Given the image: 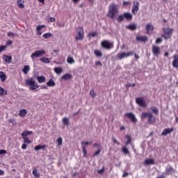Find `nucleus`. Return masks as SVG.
Segmentation results:
<instances>
[{"label": "nucleus", "instance_id": "nucleus-1", "mask_svg": "<svg viewBox=\"0 0 178 178\" xmlns=\"http://www.w3.org/2000/svg\"><path fill=\"white\" fill-rule=\"evenodd\" d=\"M119 15V6L115 3H111L108 6V11L107 13V17L109 19H116Z\"/></svg>", "mask_w": 178, "mask_h": 178}, {"label": "nucleus", "instance_id": "nucleus-2", "mask_svg": "<svg viewBox=\"0 0 178 178\" xmlns=\"http://www.w3.org/2000/svg\"><path fill=\"white\" fill-rule=\"evenodd\" d=\"M76 34L75 37L76 41H83L84 40V29L83 27L79 26L76 29Z\"/></svg>", "mask_w": 178, "mask_h": 178}, {"label": "nucleus", "instance_id": "nucleus-3", "mask_svg": "<svg viewBox=\"0 0 178 178\" xmlns=\"http://www.w3.org/2000/svg\"><path fill=\"white\" fill-rule=\"evenodd\" d=\"M163 34L162 35L163 38H164V40H169V38H170V37H172V34L173 33V29H172L169 27L163 28Z\"/></svg>", "mask_w": 178, "mask_h": 178}, {"label": "nucleus", "instance_id": "nucleus-4", "mask_svg": "<svg viewBox=\"0 0 178 178\" xmlns=\"http://www.w3.org/2000/svg\"><path fill=\"white\" fill-rule=\"evenodd\" d=\"M26 86H29V90H37L38 88V85L35 84V81L34 79L31 78L25 81Z\"/></svg>", "mask_w": 178, "mask_h": 178}, {"label": "nucleus", "instance_id": "nucleus-5", "mask_svg": "<svg viewBox=\"0 0 178 178\" xmlns=\"http://www.w3.org/2000/svg\"><path fill=\"white\" fill-rule=\"evenodd\" d=\"M133 55H134V51H129L127 53L122 52V53L118 54L117 55V58H118V59H119V60H122V59H124V58H129V56H131Z\"/></svg>", "mask_w": 178, "mask_h": 178}, {"label": "nucleus", "instance_id": "nucleus-6", "mask_svg": "<svg viewBox=\"0 0 178 178\" xmlns=\"http://www.w3.org/2000/svg\"><path fill=\"white\" fill-rule=\"evenodd\" d=\"M44 54L45 50H37L31 54V58L32 59H34V58H41V56H44Z\"/></svg>", "mask_w": 178, "mask_h": 178}, {"label": "nucleus", "instance_id": "nucleus-7", "mask_svg": "<svg viewBox=\"0 0 178 178\" xmlns=\"http://www.w3.org/2000/svg\"><path fill=\"white\" fill-rule=\"evenodd\" d=\"M101 45L102 48H104V49H112L113 47V43H111L108 40H103Z\"/></svg>", "mask_w": 178, "mask_h": 178}, {"label": "nucleus", "instance_id": "nucleus-8", "mask_svg": "<svg viewBox=\"0 0 178 178\" xmlns=\"http://www.w3.org/2000/svg\"><path fill=\"white\" fill-rule=\"evenodd\" d=\"M136 102L141 108H147V102L143 97H137L136 99Z\"/></svg>", "mask_w": 178, "mask_h": 178}, {"label": "nucleus", "instance_id": "nucleus-9", "mask_svg": "<svg viewBox=\"0 0 178 178\" xmlns=\"http://www.w3.org/2000/svg\"><path fill=\"white\" fill-rule=\"evenodd\" d=\"M140 9V3L137 1H134L133 2V7H132V13L133 15H137V13L138 12Z\"/></svg>", "mask_w": 178, "mask_h": 178}, {"label": "nucleus", "instance_id": "nucleus-10", "mask_svg": "<svg viewBox=\"0 0 178 178\" xmlns=\"http://www.w3.org/2000/svg\"><path fill=\"white\" fill-rule=\"evenodd\" d=\"M125 115L127 117L128 119H130L131 122L136 124L137 123V118H136V115L133 113H127Z\"/></svg>", "mask_w": 178, "mask_h": 178}, {"label": "nucleus", "instance_id": "nucleus-11", "mask_svg": "<svg viewBox=\"0 0 178 178\" xmlns=\"http://www.w3.org/2000/svg\"><path fill=\"white\" fill-rule=\"evenodd\" d=\"M152 51L154 55H155V56H158V55H161V49L158 46L153 45Z\"/></svg>", "mask_w": 178, "mask_h": 178}, {"label": "nucleus", "instance_id": "nucleus-12", "mask_svg": "<svg viewBox=\"0 0 178 178\" xmlns=\"http://www.w3.org/2000/svg\"><path fill=\"white\" fill-rule=\"evenodd\" d=\"M154 25H152V24H147L146 25V34H147V35H149L150 33H152L154 31Z\"/></svg>", "mask_w": 178, "mask_h": 178}, {"label": "nucleus", "instance_id": "nucleus-13", "mask_svg": "<svg viewBox=\"0 0 178 178\" xmlns=\"http://www.w3.org/2000/svg\"><path fill=\"white\" fill-rule=\"evenodd\" d=\"M172 66L177 69L178 67V54H175L173 56Z\"/></svg>", "mask_w": 178, "mask_h": 178}, {"label": "nucleus", "instance_id": "nucleus-14", "mask_svg": "<svg viewBox=\"0 0 178 178\" xmlns=\"http://www.w3.org/2000/svg\"><path fill=\"white\" fill-rule=\"evenodd\" d=\"M147 118L149 124H154V123H155V117H154V115H152L151 113L149 114Z\"/></svg>", "mask_w": 178, "mask_h": 178}, {"label": "nucleus", "instance_id": "nucleus-15", "mask_svg": "<svg viewBox=\"0 0 178 178\" xmlns=\"http://www.w3.org/2000/svg\"><path fill=\"white\" fill-rule=\"evenodd\" d=\"M173 128H167L165 129L163 132L161 133V136H168V134H170V133H172Z\"/></svg>", "mask_w": 178, "mask_h": 178}, {"label": "nucleus", "instance_id": "nucleus-16", "mask_svg": "<svg viewBox=\"0 0 178 178\" xmlns=\"http://www.w3.org/2000/svg\"><path fill=\"white\" fill-rule=\"evenodd\" d=\"M165 173L166 175H173V173H176V170L175 168H173V167L169 166L166 168Z\"/></svg>", "mask_w": 178, "mask_h": 178}, {"label": "nucleus", "instance_id": "nucleus-17", "mask_svg": "<svg viewBox=\"0 0 178 178\" xmlns=\"http://www.w3.org/2000/svg\"><path fill=\"white\" fill-rule=\"evenodd\" d=\"M136 39V41H140L142 42H147L148 41V37L147 36H137Z\"/></svg>", "mask_w": 178, "mask_h": 178}, {"label": "nucleus", "instance_id": "nucleus-18", "mask_svg": "<svg viewBox=\"0 0 178 178\" xmlns=\"http://www.w3.org/2000/svg\"><path fill=\"white\" fill-rule=\"evenodd\" d=\"M155 163V160L154 159H147L145 160V165H154Z\"/></svg>", "mask_w": 178, "mask_h": 178}, {"label": "nucleus", "instance_id": "nucleus-19", "mask_svg": "<svg viewBox=\"0 0 178 178\" xmlns=\"http://www.w3.org/2000/svg\"><path fill=\"white\" fill-rule=\"evenodd\" d=\"M127 29L128 30H131V31H134V30H137V25L135 24H131L127 26Z\"/></svg>", "mask_w": 178, "mask_h": 178}, {"label": "nucleus", "instance_id": "nucleus-20", "mask_svg": "<svg viewBox=\"0 0 178 178\" xmlns=\"http://www.w3.org/2000/svg\"><path fill=\"white\" fill-rule=\"evenodd\" d=\"M124 19H126L127 20H132L133 19V15L129 13H124Z\"/></svg>", "mask_w": 178, "mask_h": 178}, {"label": "nucleus", "instance_id": "nucleus-21", "mask_svg": "<svg viewBox=\"0 0 178 178\" xmlns=\"http://www.w3.org/2000/svg\"><path fill=\"white\" fill-rule=\"evenodd\" d=\"M3 59L6 62V63H10V62H12V56L3 55Z\"/></svg>", "mask_w": 178, "mask_h": 178}, {"label": "nucleus", "instance_id": "nucleus-22", "mask_svg": "<svg viewBox=\"0 0 178 178\" xmlns=\"http://www.w3.org/2000/svg\"><path fill=\"white\" fill-rule=\"evenodd\" d=\"M18 115H19V116H21V118H24V116H26V115H27V110H26V109L20 110Z\"/></svg>", "mask_w": 178, "mask_h": 178}, {"label": "nucleus", "instance_id": "nucleus-23", "mask_svg": "<svg viewBox=\"0 0 178 178\" xmlns=\"http://www.w3.org/2000/svg\"><path fill=\"white\" fill-rule=\"evenodd\" d=\"M47 147V145H39L35 147L34 150L35 151H40V149H45V148Z\"/></svg>", "mask_w": 178, "mask_h": 178}, {"label": "nucleus", "instance_id": "nucleus-24", "mask_svg": "<svg viewBox=\"0 0 178 178\" xmlns=\"http://www.w3.org/2000/svg\"><path fill=\"white\" fill-rule=\"evenodd\" d=\"M94 54L97 58H101L102 56V51H101V50L95 49Z\"/></svg>", "mask_w": 178, "mask_h": 178}, {"label": "nucleus", "instance_id": "nucleus-25", "mask_svg": "<svg viewBox=\"0 0 178 178\" xmlns=\"http://www.w3.org/2000/svg\"><path fill=\"white\" fill-rule=\"evenodd\" d=\"M55 73H56V74H60V73L63 72V68L58 67H55L54 69Z\"/></svg>", "mask_w": 178, "mask_h": 178}, {"label": "nucleus", "instance_id": "nucleus-26", "mask_svg": "<svg viewBox=\"0 0 178 178\" xmlns=\"http://www.w3.org/2000/svg\"><path fill=\"white\" fill-rule=\"evenodd\" d=\"M0 79L1 81H5L6 80V74L2 71H0Z\"/></svg>", "mask_w": 178, "mask_h": 178}, {"label": "nucleus", "instance_id": "nucleus-27", "mask_svg": "<svg viewBox=\"0 0 178 178\" xmlns=\"http://www.w3.org/2000/svg\"><path fill=\"white\" fill-rule=\"evenodd\" d=\"M150 109L152 113H154V115H159V110H158V108L155 106H152Z\"/></svg>", "mask_w": 178, "mask_h": 178}, {"label": "nucleus", "instance_id": "nucleus-28", "mask_svg": "<svg viewBox=\"0 0 178 178\" xmlns=\"http://www.w3.org/2000/svg\"><path fill=\"white\" fill-rule=\"evenodd\" d=\"M22 72L24 74H27V73L30 72V65H24V68L22 69Z\"/></svg>", "mask_w": 178, "mask_h": 178}, {"label": "nucleus", "instance_id": "nucleus-29", "mask_svg": "<svg viewBox=\"0 0 178 178\" xmlns=\"http://www.w3.org/2000/svg\"><path fill=\"white\" fill-rule=\"evenodd\" d=\"M55 81H54V79H51L49 80V81L47 83V86L49 87H55Z\"/></svg>", "mask_w": 178, "mask_h": 178}, {"label": "nucleus", "instance_id": "nucleus-30", "mask_svg": "<svg viewBox=\"0 0 178 178\" xmlns=\"http://www.w3.org/2000/svg\"><path fill=\"white\" fill-rule=\"evenodd\" d=\"M125 137L127 139L125 145H129V144H130L131 143V141H132V140H131V135L127 134V135L125 136Z\"/></svg>", "mask_w": 178, "mask_h": 178}, {"label": "nucleus", "instance_id": "nucleus-31", "mask_svg": "<svg viewBox=\"0 0 178 178\" xmlns=\"http://www.w3.org/2000/svg\"><path fill=\"white\" fill-rule=\"evenodd\" d=\"M40 61H42V63H51V60H49V58L46 57L41 58Z\"/></svg>", "mask_w": 178, "mask_h": 178}, {"label": "nucleus", "instance_id": "nucleus-32", "mask_svg": "<svg viewBox=\"0 0 178 178\" xmlns=\"http://www.w3.org/2000/svg\"><path fill=\"white\" fill-rule=\"evenodd\" d=\"M37 80H38V83H44V82H45V76H37Z\"/></svg>", "mask_w": 178, "mask_h": 178}, {"label": "nucleus", "instance_id": "nucleus-33", "mask_svg": "<svg viewBox=\"0 0 178 178\" xmlns=\"http://www.w3.org/2000/svg\"><path fill=\"white\" fill-rule=\"evenodd\" d=\"M151 113L149 112H143L142 113L140 118L141 119H145V118H148V116Z\"/></svg>", "mask_w": 178, "mask_h": 178}, {"label": "nucleus", "instance_id": "nucleus-34", "mask_svg": "<svg viewBox=\"0 0 178 178\" xmlns=\"http://www.w3.org/2000/svg\"><path fill=\"white\" fill-rule=\"evenodd\" d=\"M30 134H33V131H24L22 134V137H27V136H30Z\"/></svg>", "mask_w": 178, "mask_h": 178}, {"label": "nucleus", "instance_id": "nucleus-35", "mask_svg": "<svg viewBox=\"0 0 178 178\" xmlns=\"http://www.w3.org/2000/svg\"><path fill=\"white\" fill-rule=\"evenodd\" d=\"M38 172V170H37V168H33V175L35 177H40V174Z\"/></svg>", "mask_w": 178, "mask_h": 178}, {"label": "nucleus", "instance_id": "nucleus-36", "mask_svg": "<svg viewBox=\"0 0 178 178\" xmlns=\"http://www.w3.org/2000/svg\"><path fill=\"white\" fill-rule=\"evenodd\" d=\"M7 94L8 91L5 90V89L0 86V95H6Z\"/></svg>", "mask_w": 178, "mask_h": 178}, {"label": "nucleus", "instance_id": "nucleus-37", "mask_svg": "<svg viewBox=\"0 0 178 178\" xmlns=\"http://www.w3.org/2000/svg\"><path fill=\"white\" fill-rule=\"evenodd\" d=\"M22 138L26 144H31V140L28 137L22 136Z\"/></svg>", "mask_w": 178, "mask_h": 178}, {"label": "nucleus", "instance_id": "nucleus-38", "mask_svg": "<svg viewBox=\"0 0 178 178\" xmlns=\"http://www.w3.org/2000/svg\"><path fill=\"white\" fill-rule=\"evenodd\" d=\"M117 20L119 23L123 22V20H124V15H121L118 16Z\"/></svg>", "mask_w": 178, "mask_h": 178}, {"label": "nucleus", "instance_id": "nucleus-39", "mask_svg": "<svg viewBox=\"0 0 178 178\" xmlns=\"http://www.w3.org/2000/svg\"><path fill=\"white\" fill-rule=\"evenodd\" d=\"M42 37L46 39L51 38V37H52V33H44L43 34Z\"/></svg>", "mask_w": 178, "mask_h": 178}, {"label": "nucleus", "instance_id": "nucleus-40", "mask_svg": "<svg viewBox=\"0 0 178 178\" xmlns=\"http://www.w3.org/2000/svg\"><path fill=\"white\" fill-rule=\"evenodd\" d=\"M67 63H70V64L74 63V59L73 58V57H72V56H68V57H67Z\"/></svg>", "mask_w": 178, "mask_h": 178}, {"label": "nucleus", "instance_id": "nucleus-41", "mask_svg": "<svg viewBox=\"0 0 178 178\" xmlns=\"http://www.w3.org/2000/svg\"><path fill=\"white\" fill-rule=\"evenodd\" d=\"M82 149H83V157L86 158L87 157V149H86V146H82Z\"/></svg>", "mask_w": 178, "mask_h": 178}, {"label": "nucleus", "instance_id": "nucleus-42", "mask_svg": "<svg viewBox=\"0 0 178 178\" xmlns=\"http://www.w3.org/2000/svg\"><path fill=\"white\" fill-rule=\"evenodd\" d=\"M122 152H124V154H130V152L129 151V149H127V147H123L122 148Z\"/></svg>", "mask_w": 178, "mask_h": 178}, {"label": "nucleus", "instance_id": "nucleus-43", "mask_svg": "<svg viewBox=\"0 0 178 178\" xmlns=\"http://www.w3.org/2000/svg\"><path fill=\"white\" fill-rule=\"evenodd\" d=\"M81 147L82 146L84 147V145H90L92 144V142L84 141V142H81Z\"/></svg>", "mask_w": 178, "mask_h": 178}, {"label": "nucleus", "instance_id": "nucleus-44", "mask_svg": "<svg viewBox=\"0 0 178 178\" xmlns=\"http://www.w3.org/2000/svg\"><path fill=\"white\" fill-rule=\"evenodd\" d=\"M6 48H8V46H6V45H1L0 47V54L1 52H3L5 51V49H6Z\"/></svg>", "mask_w": 178, "mask_h": 178}, {"label": "nucleus", "instance_id": "nucleus-45", "mask_svg": "<svg viewBox=\"0 0 178 178\" xmlns=\"http://www.w3.org/2000/svg\"><path fill=\"white\" fill-rule=\"evenodd\" d=\"M62 143H63L62 138H58L57 139L58 147H60V145H62Z\"/></svg>", "mask_w": 178, "mask_h": 178}, {"label": "nucleus", "instance_id": "nucleus-46", "mask_svg": "<svg viewBox=\"0 0 178 178\" xmlns=\"http://www.w3.org/2000/svg\"><path fill=\"white\" fill-rule=\"evenodd\" d=\"M112 141L114 144H117V145H120V143L116 140L115 137L112 138Z\"/></svg>", "mask_w": 178, "mask_h": 178}, {"label": "nucleus", "instance_id": "nucleus-47", "mask_svg": "<svg viewBox=\"0 0 178 178\" xmlns=\"http://www.w3.org/2000/svg\"><path fill=\"white\" fill-rule=\"evenodd\" d=\"M17 3L19 8H24V4L22 3V0H18Z\"/></svg>", "mask_w": 178, "mask_h": 178}, {"label": "nucleus", "instance_id": "nucleus-48", "mask_svg": "<svg viewBox=\"0 0 178 178\" xmlns=\"http://www.w3.org/2000/svg\"><path fill=\"white\" fill-rule=\"evenodd\" d=\"M97 35H98L97 32H91L88 34V37H97Z\"/></svg>", "mask_w": 178, "mask_h": 178}, {"label": "nucleus", "instance_id": "nucleus-49", "mask_svg": "<svg viewBox=\"0 0 178 178\" xmlns=\"http://www.w3.org/2000/svg\"><path fill=\"white\" fill-rule=\"evenodd\" d=\"M90 95L92 97V98H95L96 95L95 92H94V90H91L90 91Z\"/></svg>", "mask_w": 178, "mask_h": 178}, {"label": "nucleus", "instance_id": "nucleus-50", "mask_svg": "<svg viewBox=\"0 0 178 178\" xmlns=\"http://www.w3.org/2000/svg\"><path fill=\"white\" fill-rule=\"evenodd\" d=\"M104 172H105V168H102L101 170H98L97 172L99 175H102V173H104Z\"/></svg>", "mask_w": 178, "mask_h": 178}, {"label": "nucleus", "instance_id": "nucleus-51", "mask_svg": "<svg viewBox=\"0 0 178 178\" xmlns=\"http://www.w3.org/2000/svg\"><path fill=\"white\" fill-rule=\"evenodd\" d=\"M101 154V149H98L95 153L93 154V156H97V155H99Z\"/></svg>", "mask_w": 178, "mask_h": 178}, {"label": "nucleus", "instance_id": "nucleus-52", "mask_svg": "<svg viewBox=\"0 0 178 178\" xmlns=\"http://www.w3.org/2000/svg\"><path fill=\"white\" fill-rule=\"evenodd\" d=\"M161 42H162V39L161 38H158L156 40V44H161Z\"/></svg>", "mask_w": 178, "mask_h": 178}, {"label": "nucleus", "instance_id": "nucleus-53", "mask_svg": "<svg viewBox=\"0 0 178 178\" xmlns=\"http://www.w3.org/2000/svg\"><path fill=\"white\" fill-rule=\"evenodd\" d=\"M95 65L96 66H102V63H101V61L99 60H97V61H95Z\"/></svg>", "mask_w": 178, "mask_h": 178}, {"label": "nucleus", "instance_id": "nucleus-54", "mask_svg": "<svg viewBox=\"0 0 178 178\" xmlns=\"http://www.w3.org/2000/svg\"><path fill=\"white\" fill-rule=\"evenodd\" d=\"M6 150L5 149H0V155H5L6 154Z\"/></svg>", "mask_w": 178, "mask_h": 178}, {"label": "nucleus", "instance_id": "nucleus-55", "mask_svg": "<svg viewBox=\"0 0 178 178\" xmlns=\"http://www.w3.org/2000/svg\"><path fill=\"white\" fill-rule=\"evenodd\" d=\"M61 80H67V74H65L61 76Z\"/></svg>", "mask_w": 178, "mask_h": 178}, {"label": "nucleus", "instance_id": "nucleus-56", "mask_svg": "<svg viewBox=\"0 0 178 178\" xmlns=\"http://www.w3.org/2000/svg\"><path fill=\"white\" fill-rule=\"evenodd\" d=\"M63 122L64 124L67 125V118H64L63 119Z\"/></svg>", "mask_w": 178, "mask_h": 178}, {"label": "nucleus", "instance_id": "nucleus-57", "mask_svg": "<svg viewBox=\"0 0 178 178\" xmlns=\"http://www.w3.org/2000/svg\"><path fill=\"white\" fill-rule=\"evenodd\" d=\"M8 37H10V36L15 37V33H13V32L9 31L8 33Z\"/></svg>", "mask_w": 178, "mask_h": 178}, {"label": "nucleus", "instance_id": "nucleus-58", "mask_svg": "<svg viewBox=\"0 0 178 178\" xmlns=\"http://www.w3.org/2000/svg\"><path fill=\"white\" fill-rule=\"evenodd\" d=\"M43 27H45V25H38L37 26V30H41Z\"/></svg>", "mask_w": 178, "mask_h": 178}, {"label": "nucleus", "instance_id": "nucleus-59", "mask_svg": "<svg viewBox=\"0 0 178 178\" xmlns=\"http://www.w3.org/2000/svg\"><path fill=\"white\" fill-rule=\"evenodd\" d=\"M36 30L38 35H41V34H42V31H41V29H37L36 28Z\"/></svg>", "mask_w": 178, "mask_h": 178}, {"label": "nucleus", "instance_id": "nucleus-60", "mask_svg": "<svg viewBox=\"0 0 178 178\" xmlns=\"http://www.w3.org/2000/svg\"><path fill=\"white\" fill-rule=\"evenodd\" d=\"M27 149V144H23L22 146V149Z\"/></svg>", "mask_w": 178, "mask_h": 178}, {"label": "nucleus", "instance_id": "nucleus-61", "mask_svg": "<svg viewBox=\"0 0 178 178\" xmlns=\"http://www.w3.org/2000/svg\"><path fill=\"white\" fill-rule=\"evenodd\" d=\"M123 5H124V6H126L127 5H130V1H124Z\"/></svg>", "mask_w": 178, "mask_h": 178}, {"label": "nucleus", "instance_id": "nucleus-62", "mask_svg": "<svg viewBox=\"0 0 178 178\" xmlns=\"http://www.w3.org/2000/svg\"><path fill=\"white\" fill-rule=\"evenodd\" d=\"M134 56H135V59H136V60L138 59H140V56H138L137 54H134Z\"/></svg>", "mask_w": 178, "mask_h": 178}, {"label": "nucleus", "instance_id": "nucleus-63", "mask_svg": "<svg viewBox=\"0 0 178 178\" xmlns=\"http://www.w3.org/2000/svg\"><path fill=\"white\" fill-rule=\"evenodd\" d=\"M6 45H12V40H8L6 42Z\"/></svg>", "mask_w": 178, "mask_h": 178}, {"label": "nucleus", "instance_id": "nucleus-64", "mask_svg": "<svg viewBox=\"0 0 178 178\" xmlns=\"http://www.w3.org/2000/svg\"><path fill=\"white\" fill-rule=\"evenodd\" d=\"M56 19L55 17H50L49 18V22H55Z\"/></svg>", "mask_w": 178, "mask_h": 178}]
</instances>
